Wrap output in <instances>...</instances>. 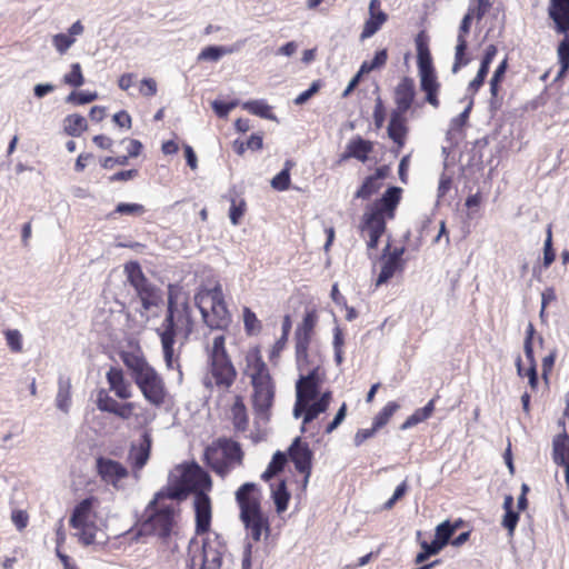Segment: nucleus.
Masks as SVG:
<instances>
[{
    "label": "nucleus",
    "mask_w": 569,
    "mask_h": 569,
    "mask_svg": "<svg viewBox=\"0 0 569 569\" xmlns=\"http://www.w3.org/2000/svg\"><path fill=\"white\" fill-rule=\"evenodd\" d=\"M151 450V437L144 432L139 445H131L128 459L131 462L133 475L138 478V471L148 462Z\"/></svg>",
    "instance_id": "a211bd4d"
},
{
    "label": "nucleus",
    "mask_w": 569,
    "mask_h": 569,
    "mask_svg": "<svg viewBox=\"0 0 569 569\" xmlns=\"http://www.w3.org/2000/svg\"><path fill=\"white\" fill-rule=\"evenodd\" d=\"M56 406L64 413L69 412L71 406V382L69 378L60 377L58 380Z\"/></svg>",
    "instance_id": "2f4dec72"
},
{
    "label": "nucleus",
    "mask_w": 569,
    "mask_h": 569,
    "mask_svg": "<svg viewBox=\"0 0 569 569\" xmlns=\"http://www.w3.org/2000/svg\"><path fill=\"white\" fill-rule=\"evenodd\" d=\"M233 49L223 46H209L201 50L199 61H218L222 56L232 53Z\"/></svg>",
    "instance_id": "e433bc0d"
},
{
    "label": "nucleus",
    "mask_w": 569,
    "mask_h": 569,
    "mask_svg": "<svg viewBox=\"0 0 569 569\" xmlns=\"http://www.w3.org/2000/svg\"><path fill=\"white\" fill-rule=\"evenodd\" d=\"M121 359L126 367L131 371V377L133 380L151 368V366L142 356L133 352H122Z\"/></svg>",
    "instance_id": "c85d7f7f"
},
{
    "label": "nucleus",
    "mask_w": 569,
    "mask_h": 569,
    "mask_svg": "<svg viewBox=\"0 0 569 569\" xmlns=\"http://www.w3.org/2000/svg\"><path fill=\"white\" fill-rule=\"evenodd\" d=\"M387 20V13L380 10V0H370L369 19L365 21L363 29L360 33V39L366 40L371 38L380 30Z\"/></svg>",
    "instance_id": "6ab92c4d"
},
{
    "label": "nucleus",
    "mask_w": 569,
    "mask_h": 569,
    "mask_svg": "<svg viewBox=\"0 0 569 569\" xmlns=\"http://www.w3.org/2000/svg\"><path fill=\"white\" fill-rule=\"evenodd\" d=\"M240 519L243 522L248 533L254 541H259L262 535V531L269 533V520L262 513L261 509H258L253 506L252 508H246L243 510V515H240Z\"/></svg>",
    "instance_id": "dca6fc26"
},
{
    "label": "nucleus",
    "mask_w": 569,
    "mask_h": 569,
    "mask_svg": "<svg viewBox=\"0 0 569 569\" xmlns=\"http://www.w3.org/2000/svg\"><path fill=\"white\" fill-rule=\"evenodd\" d=\"M189 496V490L183 486H168L158 491L153 499L148 503L146 511L147 519L141 523L138 530L133 528L127 530L119 537L130 536V543H136L144 536L157 537L161 543L168 545L172 535L176 533L177 517L179 507L177 503H163V499L181 501Z\"/></svg>",
    "instance_id": "f257e3e1"
},
{
    "label": "nucleus",
    "mask_w": 569,
    "mask_h": 569,
    "mask_svg": "<svg viewBox=\"0 0 569 569\" xmlns=\"http://www.w3.org/2000/svg\"><path fill=\"white\" fill-rule=\"evenodd\" d=\"M129 283L134 288L144 311L158 307L162 301L161 290L151 283L142 272L137 261H130L124 266Z\"/></svg>",
    "instance_id": "1a4fd4ad"
},
{
    "label": "nucleus",
    "mask_w": 569,
    "mask_h": 569,
    "mask_svg": "<svg viewBox=\"0 0 569 569\" xmlns=\"http://www.w3.org/2000/svg\"><path fill=\"white\" fill-rule=\"evenodd\" d=\"M518 521L519 513L517 511H506L501 525L508 530L509 536H513Z\"/></svg>",
    "instance_id": "bf43d9fd"
},
{
    "label": "nucleus",
    "mask_w": 569,
    "mask_h": 569,
    "mask_svg": "<svg viewBox=\"0 0 569 569\" xmlns=\"http://www.w3.org/2000/svg\"><path fill=\"white\" fill-rule=\"evenodd\" d=\"M63 82L74 88H79L84 83L80 63L76 62L71 64L70 72L63 76Z\"/></svg>",
    "instance_id": "a18cd8bd"
},
{
    "label": "nucleus",
    "mask_w": 569,
    "mask_h": 569,
    "mask_svg": "<svg viewBox=\"0 0 569 569\" xmlns=\"http://www.w3.org/2000/svg\"><path fill=\"white\" fill-rule=\"evenodd\" d=\"M141 94L152 97L157 93V82L152 78H144L141 81Z\"/></svg>",
    "instance_id": "338daca9"
},
{
    "label": "nucleus",
    "mask_w": 569,
    "mask_h": 569,
    "mask_svg": "<svg viewBox=\"0 0 569 569\" xmlns=\"http://www.w3.org/2000/svg\"><path fill=\"white\" fill-rule=\"evenodd\" d=\"M475 18V8L469 6L467 13L463 16L457 34V46L455 50V62L452 66V72L457 73L462 67L469 63V59L466 58V51L468 48L467 34L470 32L472 19Z\"/></svg>",
    "instance_id": "ddd939ff"
},
{
    "label": "nucleus",
    "mask_w": 569,
    "mask_h": 569,
    "mask_svg": "<svg viewBox=\"0 0 569 569\" xmlns=\"http://www.w3.org/2000/svg\"><path fill=\"white\" fill-rule=\"evenodd\" d=\"M232 422L234 429L244 431L248 427L247 409L241 397H237L231 408Z\"/></svg>",
    "instance_id": "72a5a7b5"
},
{
    "label": "nucleus",
    "mask_w": 569,
    "mask_h": 569,
    "mask_svg": "<svg viewBox=\"0 0 569 569\" xmlns=\"http://www.w3.org/2000/svg\"><path fill=\"white\" fill-rule=\"evenodd\" d=\"M360 228L363 233L383 234L386 231V217L370 209L365 212Z\"/></svg>",
    "instance_id": "a878e982"
},
{
    "label": "nucleus",
    "mask_w": 569,
    "mask_h": 569,
    "mask_svg": "<svg viewBox=\"0 0 569 569\" xmlns=\"http://www.w3.org/2000/svg\"><path fill=\"white\" fill-rule=\"evenodd\" d=\"M118 401L110 397L104 390H100L97 398V407L104 412L113 413L118 406Z\"/></svg>",
    "instance_id": "8fccbe9b"
},
{
    "label": "nucleus",
    "mask_w": 569,
    "mask_h": 569,
    "mask_svg": "<svg viewBox=\"0 0 569 569\" xmlns=\"http://www.w3.org/2000/svg\"><path fill=\"white\" fill-rule=\"evenodd\" d=\"M416 97L415 81L403 77L395 88L396 109L392 112L405 113L411 108Z\"/></svg>",
    "instance_id": "f3484780"
},
{
    "label": "nucleus",
    "mask_w": 569,
    "mask_h": 569,
    "mask_svg": "<svg viewBox=\"0 0 569 569\" xmlns=\"http://www.w3.org/2000/svg\"><path fill=\"white\" fill-rule=\"evenodd\" d=\"M203 457L204 462L221 478H226L243 462V451L240 443L228 438H220L208 446Z\"/></svg>",
    "instance_id": "423d86ee"
},
{
    "label": "nucleus",
    "mask_w": 569,
    "mask_h": 569,
    "mask_svg": "<svg viewBox=\"0 0 569 569\" xmlns=\"http://www.w3.org/2000/svg\"><path fill=\"white\" fill-rule=\"evenodd\" d=\"M328 408L320 403L318 400L310 405L308 402L307 412L303 415V427L302 431H305V425L311 422L316 419L320 413L325 412Z\"/></svg>",
    "instance_id": "864d4df0"
},
{
    "label": "nucleus",
    "mask_w": 569,
    "mask_h": 569,
    "mask_svg": "<svg viewBox=\"0 0 569 569\" xmlns=\"http://www.w3.org/2000/svg\"><path fill=\"white\" fill-rule=\"evenodd\" d=\"M347 149L348 156H352V158L366 162L369 153L372 151V143L361 137H357L349 141Z\"/></svg>",
    "instance_id": "7c9ffc66"
},
{
    "label": "nucleus",
    "mask_w": 569,
    "mask_h": 569,
    "mask_svg": "<svg viewBox=\"0 0 569 569\" xmlns=\"http://www.w3.org/2000/svg\"><path fill=\"white\" fill-rule=\"evenodd\" d=\"M243 375L250 379L252 387V406L258 422L270 420L271 408L276 396V383L270 375L258 347L249 350L244 358Z\"/></svg>",
    "instance_id": "7ed1b4c3"
},
{
    "label": "nucleus",
    "mask_w": 569,
    "mask_h": 569,
    "mask_svg": "<svg viewBox=\"0 0 569 569\" xmlns=\"http://www.w3.org/2000/svg\"><path fill=\"white\" fill-rule=\"evenodd\" d=\"M383 260L381 271L377 278L376 286L379 287L390 280L396 271L401 268V264L390 260L388 258H381Z\"/></svg>",
    "instance_id": "a19ab883"
},
{
    "label": "nucleus",
    "mask_w": 569,
    "mask_h": 569,
    "mask_svg": "<svg viewBox=\"0 0 569 569\" xmlns=\"http://www.w3.org/2000/svg\"><path fill=\"white\" fill-rule=\"evenodd\" d=\"M472 104H473V100L471 99L469 101V103L467 104V107L465 108V110L459 116L455 117L451 120L450 127L452 130L461 129L466 124V122L469 118L470 111L472 109Z\"/></svg>",
    "instance_id": "052dcab7"
},
{
    "label": "nucleus",
    "mask_w": 569,
    "mask_h": 569,
    "mask_svg": "<svg viewBox=\"0 0 569 569\" xmlns=\"http://www.w3.org/2000/svg\"><path fill=\"white\" fill-rule=\"evenodd\" d=\"M133 409H134L133 402H124V403L119 402L113 415L126 420L131 417Z\"/></svg>",
    "instance_id": "774afa93"
},
{
    "label": "nucleus",
    "mask_w": 569,
    "mask_h": 569,
    "mask_svg": "<svg viewBox=\"0 0 569 569\" xmlns=\"http://www.w3.org/2000/svg\"><path fill=\"white\" fill-rule=\"evenodd\" d=\"M133 381L150 405L161 407L164 403L167 397L164 381L153 367L138 376Z\"/></svg>",
    "instance_id": "9b49d317"
},
{
    "label": "nucleus",
    "mask_w": 569,
    "mask_h": 569,
    "mask_svg": "<svg viewBox=\"0 0 569 569\" xmlns=\"http://www.w3.org/2000/svg\"><path fill=\"white\" fill-rule=\"evenodd\" d=\"M231 557L221 536L209 535L202 542L200 569H232Z\"/></svg>",
    "instance_id": "9d476101"
},
{
    "label": "nucleus",
    "mask_w": 569,
    "mask_h": 569,
    "mask_svg": "<svg viewBox=\"0 0 569 569\" xmlns=\"http://www.w3.org/2000/svg\"><path fill=\"white\" fill-rule=\"evenodd\" d=\"M416 48H417V64L419 72L423 71H433L432 59L430 54V50L428 47V42L423 36V32H420L416 38Z\"/></svg>",
    "instance_id": "bb28decb"
},
{
    "label": "nucleus",
    "mask_w": 569,
    "mask_h": 569,
    "mask_svg": "<svg viewBox=\"0 0 569 569\" xmlns=\"http://www.w3.org/2000/svg\"><path fill=\"white\" fill-rule=\"evenodd\" d=\"M64 131L68 136L79 137L87 130V120L78 113L69 114L64 118Z\"/></svg>",
    "instance_id": "f704fd0d"
},
{
    "label": "nucleus",
    "mask_w": 569,
    "mask_h": 569,
    "mask_svg": "<svg viewBox=\"0 0 569 569\" xmlns=\"http://www.w3.org/2000/svg\"><path fill=\"white\" fill-rule=\"evenodd\" d=\"M291 161H286L284 163V168L278 173L276 174L272 180H271V187L274 189V190H278V191H284L289 188L290 186V169H291Z\"/></svg>",
    "instance_id": "79ce46f5"
},
{
    "label": "nucleus",
    "mask_w": 569,
    "mask_h": 569,
    "mask_svg": "<svg viewBox=\"0 0 569 569\" xmlns=\"http://www.w3.org/2000/svg\"><path fill=\"white\" fill-rule=\"evenodd\" d=\"M548 17L553 22V30L563 38L557 48L560 69L556 79H561L569 71V0H549Z\"/></svg>",
    "instance_id": "6e6552de"
},
{
    "label": "nucleus",
    "mask_w": 569,
    "mask_h": 569,
    "mask_svg": "<svg viewBox=\"0 0 569 569\" xmlns=\"http://www.w3.org/2000/svg\"><path fill=\"white\" fill-rule=\"evenodd\" d=\"M107 381L110 389L114 391L120 399H128L131 397L130 387L124 381L123 372L120 368L111 367L107 372Z\"/></svg>",
    "instance_id": "393cba45"
},
{
    "label": "nucleus",
    "mask_w": 569,
    "mask_h": 569,
    "mask_svg": "<svg viewBox=\"0 0 569 569\" xmlns=\"http://www.w3.org/2000/svg\"><path fill=\"white\" fill-rule=\"evenodd\" d=\"M257 490V485L253 482L243 483L236 492V500L240 508V515H243V510L248 508H252L253 506L258 509H261L259 497L254 496V491Z\"/></svg>",
    "instance_id": "b1692460"
},
{
    "label": "nucleus",
    "mask_w": 569,
    "mask_h": 569,
    "mask_svg": "<svg viewBox=\"0 0 569 569\" xmlns=\"http://www.w3.org/2000/svg\"><path fill=\"white\" fill-rule=\"evenodd\" d=\"M11 520L18 530H23L29 520V516L24 510H14L11 515Z\"/></svg>",
    "instance_id": "69168bd1"
},
{
    "label": "nucleus",
    "mask_w": 569,
    "mask_h": 569,
    "mask_svg": "<svg viewBox=\"0 0 569 569\" xmlns=\"http://www.w3.org/2000/svg\"><path fill=\"white\" fill-rule=\"evenodd\" d=\"M194 303L200 310L204 323L217 330H224L231 322L220 284L212 289L200 290L194 295Z\"/></svg>",
    "instance_id": "0eeeda50"
},
{
    "label": "nucleus",
    "mask_w": 569,
    "mask_h": 569,
    "mask_svg": "<svg viewBox=\"0 0 569 569\" xmlns=\"http://www.w3.org/2000/svg\"><path fill=\"white\" fill-rule=\"evenodd\" d=\"M76 42V39L70 37L69 34L67 33H58L56 36H53V39H52V43L56 48V50L60 53V54H63L66 53L69 48Z\"/></svg>",
    "instance_id": "603ef678"
},
{
    "label": "nucleus",
    "mask_w": 569,
    "mask_h": 569,
    "mask_svg": "<svg viewBox=\"0 0 569 569\" xmlns=\"http://www.w3.org/2000/svg\"><path fill=\"white\" fill-rule=\"evenodd\" d=\"M244 201H240L239 203H236L234 200L231 202V207L229 210V218L232 224L237 226L243 216L244 212Z\"/></svg>",
    "instance_id": "e2e57ef3"
},
{
    "label": "nucleus",
    "mask_w": 569,
    "mask_h": 569,
    "mask_svg": "<svg viewBox=\"0 0 569 569\" xmlns=\"http://www.w3.org/2000/svg\"><path fill=\"white\" fill-rule=\"evenodd\" d=\"M272 499L278 513H281L287 510L290 493L287 489L284 480L279 481L276 488H272Z\"/></svg>",
    "instance_id": "c9c22d12"
},
{
    "label": "nucleus",
    "mask_w": 569,
    "mask_h": 569,
    "mask_svg": "<svg viewBox=\"0 0 569 569\" xmlns=\"http://www.w3.org/2000/svg\"><path fill=\"white\" fill-rule=\"evenodd\" d=\"M457 526H452L449 520H446L436 527L435 541L445 548L456 532Z\"/></svg>",
    "instance_id": "4c0bfd02"
},
{
    "label": "nucleus",
    "mask_w": 569,
    "mask_h": 569,
    "mask_svg": "<svg viewBox=\"0 0 569 569\" xmlns=\"http://www.w3.org/2000/svg\"><path fill=\"white\" fill-rule=\"evenodd\" d=\"M94 500L96 499L93 497L86 498L73 508L69 520L72 528H79L93 523L90 521V515Z\"/></svg>",
    "instance_id": "5701e85b"
},
{
    "label": "nucleus",
    "mask_w": 569,
    "mask_h": 569,
    "mask_svg": "<svg viewBox=\"0 0 569 569\" xmlns=\"http://www.w3.org/2000/svg\"><path fill=\"white\" fill-rule=\"evenodd\" d=\"M399 409V405L395 401L388 402L375 417L373 427L380 429L388 423L393 413Z\"/></svg>",
    "instance_id": "ea45409f"
},
{
    "label": "nucleus",
    "mask_w": 569,
    "mask_h": 569,
    "mask_svg": "<svg viewBox=\"0 0 569 569\" xmlns=\"http://www.w3.org/2000/svg\"><path fill=\"white\" fill-rule=\"evenodd\" d=\"M321 88V83L319 80H316L311 83L309 89L305 90L300 94H298L295 99V104L302 106L305 104L312 96H315L319 89Z\"/></svg>",
    "instance_id": "4d7b16f0"
},
{
    "label": "nucleus",
    "mask_w": 569,
    "mask_h": 569,
    "mask_svg": "<svg viewBox=\"0 0 569 569\" xmlns=\"http://www.w3.org/2000/svg\"><path fill=\"white\" fill-rule=\"evenodd\" d=\"M243 109L250 113L261 117L263 119H274L276 117L270 111V106L263 100L247 101L242 104Z\"/></svg>",
    "instance_id": "58836bf2"
},
{
    "label": "nucleus",
    "mask_w": 569,
    "mask_h": 569,
    "mask_svg": "<svg viewBox=\"0 0 569 569\" xmlns=\"http://www.w3.org/2000/svg\"><path fill=\"white\" fill-rule=\"evenodd\" d=\"M386 120V109L383 102L380 97L376 99V104L373 109V121L378 129H380Z\"/></svg>",
    "instance_id": "680f3d73"
},
{
    "label": "nucleus",
    "mask_w": 569,
    "mask_h": 569,
    "mask_svg": "<svg viewBox=\"0 0 569 569\" xmlns=\"http://www.w3.org/2000/svg\"><path fill=\"white\" fill-rule=\"evenodd\" d=\"M309 345L307 342H296V362L300 375L308 373L315 365H320V362H316L315 359L310 358L308 353Z\"/></svg>",
    "instance_id": "473e14b6"
},
{
    "label": "nucleus",
    "mask_w": 569,
    "mask_h": 569,
    "mask_svg": "<svg viewBox=\"0 0 569 569\" xmlns=\"http://www.w3.org/2000/svg\"><path fill=\"white\" fill-rule=\"evenodd\" d=\"M407 131L405 113L391 112L388 136L398 146V150L405 146Z\"/></svg>",
    "instance_id": "4be33fe9"
},
{
    "label": "nucleus",
    "mask_w": 569,
    "mask_h": 569,
    "mask_svg": "<svg viewBox=\"0 0 569 569\" xmlns=\"http://www.w3.org/2000/svg\"><path fill=\"white\" fill-rule=\"evenodd\" d=\"M211 478L201 467L193 465L182 473V482L177 486H183L192 491L194 499L196 532L198 535L207 533L211 525V500L206 493L211 489Z\"/></svg>",
    "instance_id": "20e7f679"
},
{
    "label": "nucleus",
    "mask_w": 569,
    "mask_h": 569,
    "mask_svg": "<svg viewBox=\"0 0 569 569\" xmlns=\"http://www.w3.org/2000/svg\"><path fill=\"white\" fill-rule=\"evenodd\" d=\"M400 197L401 188L389 187L382 197L378 199L370 209L378 211V213L385 217L393 218L395 210L400 201Z\"/></svg>",
    "instance_id": "aec40b11"
},
{
    "label": "nucleus",
    "mask_w": 569,
    "mask_h": 569,
    "mask_svg": "<svg viewBox=\"0 0 569 569\" xmlns=\"http://www.w3.org/2000/svg\"><path fill=\"white\" fill-rule=\"evenodd\" d=\"M381 186V182H377V179H373L371 176H369L357 190L355 197L363 200L369 199L372 194L378 192Z\"/></svg>",
    "instance_id": "37998d69"
},
{
    "label": "nucleus",
    "mask_w": 569,
    "mask_h": 569,
    "mask_svg": "<svg viewBox=\"0 0 569 569\" xmlns=\"http://www.w3.org/2000/svg\"><path fill=\"white\" fill-rule=\"evenodd\" d=\"M420 88L426 93V101L433 108H438L440 102L438 100V91L440 84L437 80V76L433 71L419 72Z\"/></svg>",
    "instance_id": "412c9836"
},
{
    "label": "nucleus",
    "mask_w": 569,
    "mask_h": 569,
    "mask_svg": "<svg viewBox=\"0 0 569 569\" xmlns=\"http://www.w3.org/2000/svg\"><path fill=\"white\" fill-rule=\"evenodd\" d=\"M318 317L315 310L307 311L302 323L296 329L295 340L296 342L310 343L313 328L317 323Z\"/></svg>",
    "instance_id": "cd10ccee"
},
{
    "label": "nucleus",
    "mask_w": 569,
    "mask_h": 569,
    "mask_svg": "<svg viewBox=\"0 0 569 569\" xmlns=\"http://www.w3.org/2000/svg\"><path fill=\"white\" fill-rule=\"evenodd\" d=\"M223 335L216 336L209 350V372L203 377V386L212 391L228 390L237 378V370L226 350Z\"/></svg>",
    "instance_id": "39448f33"
},
{
    "label": "nucleus",
    "mask_w": 569,
    "mask_h": 569,
    "mask_svg": "<svg viewBox=\"0 0 569 569\" xmlns=\"http://www.w3.org/2000/svg\"><path fill=\"white\" fill-rule=\"evenodd\" d=\"M552 458L557 465L569 462V436L566 432L553 439Z\"/></svg>",
    "instance_id": "c756f323"
},
{
    "label": "nucleus",
    "mask_w": 569,
    "mask_h": 569,
    "mask_svg": "<svg viewBox=\"0 0 569 569\" xmlns=\"http://www.w3.org/2000/svg\"><path fill=\"white\" fill-rule=\"evenodd\" d=\"M98 99L97 92L89 91H72L67 98L66 102L74 104H87Z\"/></svg>",
    "instance_id": "de8ad7c7"
},
{
    "label": "nucleus",
    "mask_w": 569,
    "mask_h": 569,
    "mask_svg": "<svg viewBox=\"0 0 569 569\" xmlns=\"http://www.w3.org/2000/svg\"><path fill=\"white\" fill-rule=\"evenodd\" d=\"M243 325L248 335H256L261 330V322L256 313L248 307L243 308Z\"/></svg>",
    "instance_id": "c03bdc74"
},
{
    "label": "nucleus",
    "mask_w": 569,
    "mask_h": 569,
    "mask_svg": "<svg viewBox=\"0 0 569 569\" xmlns=\"http://www.w3.org/2000/svg\"><path fill=\"white\" fill-rule=\"evenodd\" d=\"M180 289L170 284L168 288V308L166 317L156 332L160 338L163 359L168 369H178L179 377H182L180 365L178 362L179 356L174 353L173 346L176 338L180 330V325L184 322V338L192 331V320L190 307L187 300H183L179 307Z\"/></svg>",
    "instance_id": "f03ea898"
},
{
    "label": "nucleus",
    "mask_w": 569,
    "mask_h": 569,
    "mask_svg": "<svg viewBox=\"0 0 569 569\" xmlns=\"http://www.w3.org/2000/svg\"><path fill=\"white\" fill-rule=\"evenodd\" d=\"M555 258L556 253L552 249L551 227H549L547 230V238L543 247V266L548 268L555 261Z\"/></svg>",
    "instance_id": "5fc2aeb1"
},
{
    "label": "nucleus",
    "mask_w": 569,
    "mask_h": 569,
    "mask_svg": "<svg viewBox=\"0 0 569 569\" xmlns=\"http://www.w3.org/2000/svg\"><path fill=\"white\" fill-rule=\"evenodd\" d=\"M421 548H422V551H420L416 556V563H422L429 557L438 555L443 549L435 540H432L430 543H428L427 541H422L421 542Z\"/></svg>",
    "instance_id": "49530a36"
},
{
    "label": "nucleus",
    "mask_w": 569,
    "mask_h": 569,
    "mask_svg": "<svg viewBox=\"0 0 569 569\" xmlns=\"http://www.w3.org/2000/svg\"><path fill=\"white\" fill-rule=\"evenodd\" d=\"M290 460L293 462L296 470L305 475L303 485L309 481L312 469L313 452L307 442H303L300 437L293 439L288 449Z\"/></svg>",
    "instance_id": "f8f14e48"
},
{
    "label": "nucleus",
    "mask_w": 569,
    "mask_h": 569,
    "mask_svg": "<svg viewBox=\"0 0 569 569\" xmlns=\"http://www.w3.org/2000/svg\"><path fill=\"white\" fill-rule=\"evenodd\" d=\"M96 469L99 477L113 488H119L120 480L128 477V469L120 462L106 457L96 459Z\"/></svg>",
    "instance_id": "4468645a"
},
{
    "label": "nucleus",
    "mask_w": 569,
    "mask_h": 569,
    "mask_svg": "<svg viewBox=\"0 0 569 569\" xmlns=\"http://www.w3.org/2000/svg\"><path fill=\"white\" fill-rule=\"evenodd\" d=\"M320 365H315L308 373H301L296 383L297 398L310 402L316 399L319 392L321 378L319 375Z\"/></svg>",
    "instance_id": "2eb2a0df"
},
{
    "label": "nucleus",
    "mask_w": 569,
    "mask_h": 569,
    "mask_svg": "<svg viewBox=\"0 0 569 569\" xmlns=\"http://www.w3.org/2000/svg\"><path fill=\"white\" fill-rule=\"evenodd\" d=\"M4 336L11 351L20 352L22 350V335L19 330L8 329L4 331Z\"/></svg>",
    "instance_id": "3c124183"
},
{
    "label": "nucleus",
    "mask_w": 569,
    "mask_h": 569,
    "mask_svg": "<svg viewBox=\"0 0 569 569\" xmlns=\"http://www.w3.org/2000/svg\"><path fill=\"white\" fill-rule=\"evenodd\" d=\"M76 529L79 530V539L83 545L89 546L94 542L97 529L94 523L79 527Z\"/></svg>",
    "instance_id": "6e6d98bb"
},
{
    "label": "nucleus",
    "mask_w": 569,
    "mask_h": 569,
    "mask_svg": "<svg viewBox=\"0 0 569 569\" xmlns=\"http://www.w3.org/2000/svg\"><path fill=\"white\" fill-rule=\"evenodd\" d=\"M146 211L144 207L139 203H126L120 202L117 204L114 211L110 214L113 217L114 213L128 214V216H141Z\"/></svg>",
    "instance_id": "09e8293b"
},
{
    "label": "nucleus",
    "mask_w": 569,
    "mask_h": 569,
    "mask_svg": "<svg viewBox=\"0 0 569 569\" xmlns=\"http://www.w3.org/2000/svg\"><path fill=\"white\" fill-rule=\"evenodd\" d=\"M236 106H237V101L223 102V101L214 100L211 103L213 111L216 112V114L219 118H226L229 114V112L233 108H236Z\"/></svg>",
    "instance_id": "13d9d810"
},
{
    "label": "nucleus",
    "mask_w": 569,
    "mask_h": 569,
    "mask_svg": "<svg viewBox=\"0 0 569 569\" xmlns=\"http://www.w3.org/2000/svg\"><path fill=\"white\" fill-rule=\"evenodd\" d=\"M287 455L282 451H277L273 453L271 461L268 466L270 469H273L277 473L281 472L287 463Z\"/></svg>",
    "instance_id": "0e129e2a"
}]
</instances>
